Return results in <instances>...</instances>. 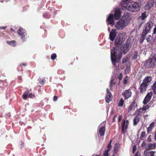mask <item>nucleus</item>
Masks as SVG:
<instances>
[{
    "label": "nucleus",
    "mask_w": 156,
    "mask_h": 156,
    "mask_svg": "<svg viewBox=\"0 0 156 156\" xmlns=\"http://www.w3.org/2000/svg\"><path fill=\"white\" fill-rule=\"evenodd\" d=\"M131 0H123L121 4L122 6L127 8L131 12H137L140 9L139 3L136 2H132L128 3Z\"/></svg>",
    "instance_id": "nucleus-1"
},
{
    "label": "nucleus",
    "mask_w": 156,
    "mask_h": 156,
    "mask_svg": "<svg viewBox=\"0 0 156 156\" xmlns=\"http://www.w3.org/2000/svg\"><path fill=\"white\" fill-rule=\"evenodd\" d=\"M154 22L150 20L145 24L144 28L142 32L139 42L142 44L146 38L147 34L150 32V30L154 26Z\"/></svg>",
    "instance_id": "nucleus-2"
},
{
    "label": "nucleus",
    "mask_w": 156,
    "mask_h": 156,
    "mask_svg": "<svg viewBox=\"0 0 156 156\" xmlns=\"http://www.w3.org/2000/svg\"><path fill=\"white\" fill-rule=\"evenodd\" d=\"M117 50L113 48L111 50V58L112 63L113 65L115 66L116 63L119 61L122 57V53L121 52H119L117 54Z\"/></svg>",
    "instance_id": "nucleus-3"
},
{
    "label": "nucleus",
    "mask_w": 156,
    "mask_h": 156,
    "mask_svg": "<svg viewBox=\"0 0 156 156\" xmlns=\"http://www.w3.org/2000/svg\"><path fill=\"white\" fill-rule=\"evenodd\" d=\"M156 61V54L154 55L151 58H149L144 63V66L146 68L154 67Z\"/></svg>",
    "instance_id": "nucleus-4"
},
{
    "label": "nucleus",
    "mask_w": 156,
    "mask_h": 156,
    "mask_svg": "<svg viewBox=\"0 0 156 156\" xmlns=\"http://www.w3.org/2000/svg\"><path fill=\"white\" fill-rule=\"evenodd\" d=\"M127 22V20H121L117 21L115 26L118 29H123L126 26V23Z\"/></svg>",
    "instance_id": "nucleus-5"
},
{
    "label": "nucleus",
    "mask_w": 156,
    "mask_h": 156,
    "mask_svg": "<svg viewBox=\"0 0 156 156\" xmlns=\"http://www.w3.org/2000/svg\"><path fill=\"white\" fill-rule=\"evenodd\" d=\"M124 38L121 35H119L116 38L115 41V47L119 48L124 41Z\"/></svg>",
    "instance_id": "nucleus-6"
},
{
    "label": "nucleus",
    "mask_w": 156,
    "mask_h": 156,
    "mask_svg": "<svg viewBox=\"0 0 156 156\" xmlns=\"http://www.w3.org/2000/svg\"><path fill=\"white\" fill-rule=\"evenodd\" d=\"M129 125V122L127 120L123 119L122 121V133L124 134L126 133V130L128 128V126Z\"/></svg>",
    "instance_id": "nucleus-7"
},
{
    "label": "nucleus",
    "mask_w": 156,
    "mask_h": 156,
    "mask_svg": "<svg viewBox=\"0 0 156 156\" xmlns=\"http://www.w3.org/2000/svg\"><path fill=\"white\" fill-rule=\"evenodd\" d=\"M105 124L104 122L101 123L98 127V133H99L101 136H103L105 132Z\"/></svg>",
    "instance_id": "nucleus-8"
},
{
    "label": "nucleus",
    "mask_w": 156,
    "mask_h": 156,
    "mask_svg": "<svg viewBox=\"0 0 156 156\" xmlns=\"http://www.w3.org/2000/svg\"><path fill=\"white\" fill-rule=\"evenodd\" d=\"M130 44V42L127 40L125 44H124L121 47V50L123 52L126 53H127L129 49V45Z\"/></svg>",
    "instance_id": "nucleus-9"
},
{
    "label": "nucleus",
    "mask_w": 156,
    "mask_h": 156,
    "mask_svg": "<svg viewBox=\"0 0 156 156\" xmlns=\"http://www.w3.org/2000/svg\"><path fill=\"white\" fill-rule=\"evenodd\" d=\"M122 95L125 99H127L131 96L132 92L130 89L125 90L122 93Z\"/></svg>",
    "instance_id": "nucleus-10"
},
{
    "label": "nucleus",
    "mask_w": 156,
    "mask_h": 156,
    "mask_svg": "<svg viewBox=\"0 0 156 156\" xmlns=\"http://www.w3.org/2000/svg\"><path fill=\"white\" fill-rule=\"evenodd\" d=\"M152 94L151 92H150L147 94L143 101L144 105H146L150 101Z\"/></svg>",
    "instance_id": "nucleus-11"
},
{
    "label": "nucleus",
    "mask_w": 156,
    "mask_h": 156,
    "mask_svg": "<svg viewBox=\"0 0 156 156\" xmlns=\"http://www.w3.org/2000/svg\"><path fill=\"white\" fill-rule=\"evenodd\" d=\"M121 16V12L119 9H116L114 15H113V17L115 20H119Z\"/></svg>",
    "instance_id": "nucleus-12"
},
{
    "label": "nucleus",
    "mask_w": 156,
    "mask_h": 156,
    "mask_svg": "<svg viewBox=\"0 0 156 156\" xmlns=\"http://www.w3.org/2000/svg\"><path fill=\"white\" fill-rule=\"evenodd\" d=\"M112 142V140H110L109 143L107 146V149L104 152L103 155V156H108L109 152L111 150L112 146L111 145V143Z\"/></svg>",
    "instance_id": "nucleus-13"
},
{
    "label": "nucleus",
    "mask_w": 156,
    "mask_h": 156,
    "mask_svg": "<svg viewBox=\"0 0 156 156\" xmlns=\"http://www.w3.org/2000/svg\"><path fill=\"white\" fill-rule=\"evenodd\" d=\"M114 18L113 17V15L110 14L107 19V21L108 23V24H111L113 26L115 24V21H114Z\"/></svg>",
    "instance_id": "nucleus-14"
},
{
    "label": "nucleus",
    "mask_w": 156,
    "mask_h": 156,
    "mask_svg": "<svg viewBox=\"0 0 156 156\" xmlns=\"http://www.w3.org/2000/svg\"><path fill=\"white\" fill-rule=\"evenodd\" d=\"M117 32L115 29H112L110 33L109 38L110 40L113 41L114 40L116 35Z\"/></svg>",
    "instance_id": "nucleus-15"
},
{
    "label": "nucleus",
    "mask_w": 156,
    "mask_h": 156,
    "mask_svg": "<svg viewBox=\"0 0 156 156\" xmlns=\"http://www.w3.org/2000/svg\"><path fill=\"white\" fill-rule=\"evenodd\" d=\"M154 2L152 0H150L147 2V4L145 5V9L146 10L150 9L154 4Z\"/></svg>",
    "instance_id": "nucleus-16"
},
{
    "label": "nucleus",
    "mask_w": 156,
    "mask_h": 156,
    "mask_svg": "<svg viewBox=\"0 0 156 156\" xmlns=\"http://www.w3.org/2000/svg\"><path fill=\"white\" fill-rule=\"evenodd\" d=\"M148 85L146 84H145L144 83H142L140 85L139 89L140 92L141 93H143L145 91L147 88Z\"/></svg>",
    "instance_id": "nucleus-17"
},
{
    "label": "nucleus",
    "mask_w": 156,
    "mask_h": 156,
    "mask_svg": "<svg viewBox=\"0 0 156 156\" xmlns=\"http://www.w3.org/2000/svg\"><path fill=\"white\" fill-rule=\"evenodd\" d=\"M107 95L105 97V100L106 102L109 103L111 101V96L112 95V94L111 93L108 91V89H107Z\"/></svg>",
    "instance_id": "nucleus-18"
},
{
    "label": "nucleus",
    "mask_w": 156,
    "mask_h": 156,
    "mask_svg": "<svg viewBox=\"0 0 156 156\" xmlns=\"http://www.w3.org/2000/svg\"><path fill=\"white\" fill-rule=\"evenodd\" d=\"M152 80V78L150 76H147L145 78L143 82L145 84H146L147 85L149 84V83Z\"/></svg>",
    "instance_id": "nucleus-19"
},
{
    "label": "nucleus",
    "mask_w": 156,
    "mask_h": 156,
    "mask_svg": "<svg viewBox=\"0 0 156 156\" xmlns=\"http://www.w3.org/2000/svg\"><path fill=\"white\" fill-rule=\"evenodd\" d=\"M145 112L143 109L142 108H141L136 110L135 112V114L136 115H139V116L141 117Z\"/></svg>",
    "instance_id": "nucleus-20"
},
{
    "label": "nucleus",
    "mask_w": 156,
    "mask_h": 156,
    "mask_svg": "<svg viewBox=\"0 0 156 156\" xmlns=\"http://www.w3.org/2000/svg\"><path fill=\"white\" fill-rule=\"evenodd\" d=\"M137 105L135 101H133L129 106V109L130 111H133L135 108L137 107Z\"/></svg>",
    "instance_id": "nucleus-21"
},
{
    "label": "nucleus",
    "mask_w": 156,
    "mask_h": 156,
    "mask_svg": "<svg viewBox=\"0 0 156 156\" xmlns=\"http://www.w3.org/2000/svg\"><path fill=\"white\" fill-rule=\"evenodd\" d=\"M141 117L139 115H136L133 119V124L134 125H136L139 122L140 120V119Z\"/></svg>",
    "instance_id": "nucleus-22"
},
{
    "label": "nucleus",
    "mask_w": 156,
    "mask_h": 156,
    "mask_svg": "<svg viewBox=\"0 0 156 156\" xmlns=\"http://www.w3.org/2000/svg\"><path fill=\"white\" fill-rule=\"evenodd\" d=\"M17 34L19 36H21L26 33L24 30L21 27H20L17 31Z\"/></svg>",
    "instance_id": "nucleus-23"
},
{
    "label": "nucleus",
    "mask_w": 156,
    "mask_h": 156,
    "mask_svg": "<svg viewBox=\"0 0 156 156\" xmlns=\"http://www.w3.org/2000/svg\"><path fill=\"white\" fill-rule=\"evenodd\" d=\"M29 93V92L28 90L25 91L22 95V98L24 100L27 99L28 97V95Z\"/></svg>",
    "instance_id": "nucleus-24"
},
{
    "label": "nucleus",
    "mask_w": 156,
    "mask_h": 156,
    "mask_svg": "<svg viewBox=\"0 0 156 156\" xmlns=\"http://www.w3.org/2000/svg\"><path fill=\"white\" fill-rule=\"evenodd\" d=\"M155 152L153 151H148L146 153H144L145 156H154Z\"/></svg>",
    "instance_id": "nucleus-25"
},
{
    "label": "nucleus",
    "mask_w": 156,
    "mask_h": 156,
    "mask_svg": "<svg viewBox=\"0 0 156 156\" xmlns=\"http://www.w3.org/2000/svg\"><path fill=\"white\" fill-rule=\"evenodd\" d=\"M146 14V12H144L142 13L141 16L139 17L138 19H142L144 20L147 17Z\"/></svg>",
    "instance_id": "nucleus-26"
},
{
    "label": "nucleus",
    "mask_w": 156,
    "mask_h": 156,
    "mask_svg": "<svg viewBox=\"0 0 156 156\" xmlns=\"http://www.w3.org/2000/svg\"><path fill=\"white\" fill-rule=\"evenodd\" d=\"M7 43L9 45L13 46H16V41L13 40L11 41H7Z\"/></svg>",
    "instance_id": "nucleus-27"
},
{
    "label": "nucleus",
    "mask_w": 156,
    "mask_h": 156,
    "mask_svg": "<svg viewBox=\"0 0 156 156\" xmlns=\"http://www.w3.org/2000/svg\"><path fill=\"white\" fill-rule=\"evenodd\" d=\"M146 133L144 131H143L141 133L140 136V139L141 140H144V138H145L146 137Z\"/></svg>",
    "instance_id": "nucleus-28"
},
{
    "label": "nucleus",
    "mask_w": 156,
    "mask_h": 156,
    "mask_svg": "<svg viewBox=\"0 0 156 156\" xmlns=\"http://www.w3.org/2000/svg\"><path fill=\"white\" fill-rule=\"evenodd\" d=\"M119 147L117 143H116L114 145V153L116 154L118 151Z\"/></svg>",
    "instance_id": "nucleus-29"
},
{
    "label": "nucleus",
    "mask_w": 156,
    "mask_h": 156,
    "mask_svg": "<svg viewBox=\"0 0 156 156\" xmlns=\"http://www.w3.org/2000/svg\"><path fill=\"white\" fill-rule=\"evenodd\" d=\"M124 103V101L122 98H121L118 103V106L120 107H122Z\"/></svg>",
    "instance_id": "nucleus-30"
},
{
    "label": "nucleus",
    "mask_w": 156,
    "mask_h": 156,
    "mask_svg": "<svg viewBox=\"0 0 156 156\" xmlns=\"http://www.w3.org/2000/svg\"><path fill=\"white\" fill-rule=\"evenodd\" d=\"M21 38L23 41H25L26 40L27 38L28 37V36H27V33L21 36Z\"/></svg>",
    "instance_id": "nucleus-31"
},
{
    "label": "nucleus",
    "mask_w": 156,
    "mask_h": 156,
    "mask_svg": "<svg viewBox=\"0 0 156 156\" xmlns=\"http://www.w3.org/2000/svg\"><path fill=\"white\" fill-rule=\"evenodd\" d=\"M138 56V52L136 51L134 52V54L133 56L132 57V58L133 60H135L136 59Z\"/></svg>",
    "instance_id": "nucleus-32"
},
{
    "label": "nucleus",
    "mask_w": 156,
    "mask_h": 156,
    "mask_svg": "<svg viewBox=\"0 0 156 156\" xmlns=\"http://www.w3.org/2000/svg\"><path fill=\"white\" fill-rule=\"evenodd\" d=\"M152 89L154 91V94H156V81L153 85Z\"/></svg>",
    "instance_id": "nucleus-33"
},
{
    "label": "nucleus",
    "mask_w": 156,
    "mask_h": 156,
    "mask_svg": "<svg viewBox=\"0 0 156 156\" xmlns=\"http://www.w3.org/2000/svg\"><path fill=\"white\" fill-rule=\"evenodd\" d=\"M153 37L151 35H149L146 38V40L147 42H150L152 40Z\"/></svg>",
    "instance_id": "nucleus-34"
},
{
    "label": "nucleus",
    "mask_w": 156,
    "mask_h": 156,
    "mask_svg": "<svg viewBox=\"0 0 156 156\" xmlns=\"http://www.w3.org/2000/svg\"><path fill=\"white\" fill-rule=\"evenodd\" d=\"M115 82L114 81V79L112 80L110 82V88H111L112 87H113V86L115 85Z\"/></svg>",
    "instance_id": "nucleus-35"
},
{
    "label": "nucleus",
    "mask_w": 156,
    "mask_h": 156,
    "mask_svg": "<svg viewBox=\"0 0 156 156\" xmlns=\"http://www.w3.org/2000/svg\"><path fill=\"white\" fill-rule=\"evenodd\" d=\"M43 17L47 18H50L51 16V15L48 14V13H44L43 15Z\"/></svg>",
    "instance_id": "nucleus-36"
},
{
    "label": "nucleus",
    "mask_w": 156,
    "mask_h": 156,
    "mask_svg": "<svg viewBox=\"0 0 156 156\" xmlns=\"http://www.w3.org/2000/svg\"><path fill=\"white\" fill-rule=\"evenodd\" d=\"M57 57V55L55 53L52 54L51 56V59L53 60H55Z\"/></svg>",
    "instance_id": "nucleus-37"
},
{
    "label": "nucleus",
    "mask_w": 156,
    "mask_h": 156,
    "mask_svg": "<svg viewBox=\"0 0 156 156\" xmlns=\"http://www.w3.org/2000/svg\"><path fill=\"white\" fill-rule=\"evenodd\" d=\"M39 81L40 83L41 84H42V85L44 84V83H45V82L44 79H40V80H39Z\"/></svg>",
    "instance_id": "nucleus-38"
},
{
    "label": "nucleus",
    "mask_w": 156,
    "mask_h": 156,
    "mask_svg": "<svg viewBox=\"0 0 156 156\" xmlns=\"http://www.w3.org/2000/svg\"><path fill=\"white\" fill-rule=\"evenodd\" d=\"M150 106L148 105H147L144 106L142 108L143 109L145 112L149 108Z\"/></svg>",
    "instance_id": "nucleus-39"
},
{
    "label": "nucleus",
    "mask_w": 156,
    "mask_h": 156,
    "mask_svg": "<svg viewBox=\"0 0 156 156\" xmlns=\"http://www.w3.org/2000/svg\"><path fill=\"white\" fill-rule=\"evenodd\" d=\"M128 76H126L125 77L124 79V84H127L129 82V81H128Z\"/></svg>",
    "instance_id": "nucleus-40"
},
{
    "label": "nucleus",
    "mask_w": 156,
    "mask_h": 156,
    "mask_svg": "<svg viewBox=\"0 0 156 156\" xmlns=\"http://www.w3.org/2000/svg\"><path fill=\"white\" fill-rule=\"evenodd\" d=\"M28 97L29 98H35V95L33 94L32 93H30V94H29L28 95Z\"/></svg>",
    "instance_id": "nucleus-41"
},
{
    "label": "nucleus",
    "mask_w": 156,
    "mask_h": 156,
    "mask_svg": "<svg viewBox=\"0 0 156 156\" xmlns=\"http://www.w3.org/2000/svg\"><path fill=\"white\" fill-rule=\"evenodd\" d=\"M130 71V68L129 67H127L125 70V72L126 74L129 73Z\"/></svg>",
    "instance_id": "nucleus-42"
},
{
    "label": "nucleus",
    "mask_w": 156,
    "mask_h": 156,
    "mask_svg": "<svg viewBox=\"0 0 156 156\" xmlns=\"http://www.w3.org/2000/svg\"><path fill=\"white\" fill-rule=\"evenodd\" d=\"M122 73H120L119 75L118 76V78L119 80V81L122 79Z\"/></svg>",
    "instance_id": "nucleus-43"
},
{
    "label": "nucleus",
    "mask_w": 156,
    "mask_h": 156,
    "mask_svg": "<svg viewBox=\"0 0 156 156\" xmlns=\"http://www.w3.org/2000/svg\"><path fill=\"white\" fill-rule=\"evenodd\" d=\"M151 135H150L149 136L148 138H147V140L149 142L151 141Z\"/></svg>",
    "instance_id": "nucleus-44"
},
{
    "label": "nucleus",
    "mask_w": 156,
    "mask_h": 156,
    "mask_svg": "<svg viewBox=\"0 0 156 156\" xmlns=\"http://www.w3.org/2000/svg\"><path fill=\"white\" fill-rule=\"evenodd\" d=\"M152 128L150 127L149 126L147 128V132L148 133H149L151 131Z\"/></svg>",
    "instance_id": "nucleus-45"
},
{
    "label": "nucleus",
    "mask_w": 156,
    "mask_h": 156,
    "mask_svg": "<svg viewBox=\"0 0 156 156\" xmlns=\"http://www.w3.org/2000/svg\"><path fill=\"white\" fill-rule=\"evenodd\" d=\"M155 124V123L154 122H152L150 125L149 127L151 128H153V126H154V125Z\"/></svg>",
    "instance_id": "nucleus-46"
},
{
    "label": "nucleus",
    "mask_w": 156,
    "mask_h": 156,
    "mask_svg": "<svg viewBox=\"0 0 156 156\" xmlns=\"http://www.w3.org/2000/svg\"><path fill=\"white\" fill-rule=\"evenodd\" d=\"M122 115H120L119 116V118H118V122H119L122 119Z\"/></svg>",
    "instance_id": "nucleus-47"
},
{
    "label": "nucleus",
    "mask_w": 156,
    "mask_h": 156,
    "mask_svg": "<svg viewBox=\"0 0 156 156\" xmlns=\"http://www.w3.org/2000/svg\"><path fill=\"white\" fill-rule=\"evenodd\" d=\"M136 150V146H134L133 148V152L134 153Z\"/></svg>",
    "instance_id": "nucleus-48"
},
{
    "label": "nucleus",
    "mask_w": 156,
    "mask_h": 156,
    "mask_svg": "<svg viewBox=\"0 0 156 156\" xmlns=\"http://www.w3.org/2000/svg\"><path fill=\"white\" fill-rule=\"evenodd\" d=\"M57 99L58 97L56 96H54L53 98V100L54 101H57Z\"/></svg>",
    "instance_id": "nucleus-49"
},
{
    "label": "nucleus",
    "mask_w": 156,
    "mask_h": 156,
    "mask_svg": "<svg viewBox=\"0 0 156 156\" xmlns=\"http://www.w3.org/2000/svg\"><path fill=\"white\" fill-rule=\"evenodd\" d=\"M156 34V25L154 29L153 34Z\"/></svg>",
    "instance_id": "nucleus-50"
},
{
    "label": "nucleus",
    "mask_w": 156,
    "mask_h": 156,
    "mask_svg": "<svg viewBox=\"0 0 156 156\" xmlns=\"http://www.w3.org/2000/svg\"><path fill=\"white\" fill-rule=\"evenodd\" d=\"M6 28V27H0V29H2L3 30H5Z\"/></svg>",
    "instance_id": "nucleus-51"
},
{
    "label": "nucleus",
    "mask_w": 156,
    "mask_h": 156,
    "mask_svg": "<svg viewBox=\"0 0 156 156\" xmlns=\"http://www.w3.org/2000/svg\"><path fill=\"white\" fill-rule=\"evenodd\" d=\"M10 30L12 32H15V31L12 28H10Z\"/></svg>",
    "instance_id": "nucleus-52"
},
{
    "label": "nucleus",
    "mask_w": 156,
    "mask_h": 156,
    "mask_svg": "<svg viewBox=\"0 0 156 156\" xmlns=\"http://www.w3.org/2000/svg\"><path fill=\"white\" fill-rule=\"evenodd\" d=\"M116 115H115L114 116V118L113 119V121H115V117H116Z\"/></svg>",
    "instance_id": "nucleus-53"
},
{
    "label": "nucleus",
    "mask_w": 156,
    "mask_h": 156,
    "mask_svg": "<svg viewBox=\"0 0 156 156\" xmlns=\"http://www.w3.org/2000/svg\"><path fill=\"white\" fill-rule=\"evenodd\" d=\"M22 65L23 66H25L27 65V64L26 63H23L22 64Z\"/></svg>",
    "instance_id": "nucleus-54"
},
{
    "label": "nucleus",
    "mask_w": 156,
    "mask_h": 156,
    "mask_svg": "<svg viewBox=\"0 0 156 156\" xmlns=\"http://www.w3.org/2000/svg\"><path fill=\"white\" fill-rule=\"evenodd\" d=\"M154 139L156 141V133L155 134V136H154Z\"/></svg>",
    "instance_id": "nucleus-55"
},
{
    "label": "nucleus",
    "mask_w": 156,
    "mask_h": 156,
    "mask_svg": "<svg viewBox=\"0 0 156 156\" xmlns=\"http://www.w3.org/2000/svg\"><path fill=\"white\" fill-rule=\"evenodd\" d=\"M116 154H115V153H114L111 156H115Z\"/></svg>",
    "instance_id": "nucleus-56"
},
{
    "label": "nucleus",
    "mask_w": 156,
    "mask_h": 156,
    "mask_svg": "<svg viewBox=\"0 0 156 156\" xmlns=\"http://www.w3.org/2000/svg\"><path fill=\"white\" fill-rule=\"evenodd\" d=\"M126 62V61H124V60H123V63H125Z\"/></svg>",
    "instance_id": "nucleus-57"
},
{
    "label": "nucleus",
    "mask_w": 156,
    "mask_h": 156,
    "mask_svg": "<svg viewBox=\"0 0 156 156\" xmlns=\"http://www.w3.org/2000/svg\"><path fill=\"white\" fill-rule=\"evenodd\" d=\"M87 27V26H85V27H84V28H85V29L86 30V27Z\"/></svg>",
    "instance_id": "nucleus-58"
},
{
    "label": "nucleus",
    "mask_w": 156,
    "mask_h": 156,
    "mask_svg": "<svg viewBox=\"0 0 156 156\" xmlns=\"http://www.w3.org/2000/svg\"><path fill=\"white\" fill-rule=\"evenodd\" d=\"M151 146H152V145L153 146L152 147H154V146H153V145L151 144Z\"/></svg>",
    "instance_id": "nucleus-59"
},
{
    "label": "nucleus",
    "mask_w": 156,
    "mask_h": 156,
    "mask_svg": "<svg viewBox=\"0 0 156 156\" xmlns=\"http://www.w3.org/2000/svg\"><path fill=\"white\" fill-rule=\"evenodd\" d=\"M108 31H109V30H110V28H108Z\"/></svg>",
    "instance_id": "nucleus-60"
},
{
    "label": "nucleus",
    "mask_w": 156,
    "mask_h": 156,
    "mask_svg": "<svg viewBox=\"0 0 156 156\" xmlns=\"http://www.w3.org/2000/svg\"><path fill=\"white\" fill-rule=\"evenodd\" d=\"M76 59H78V57H76Z\"/></svg>",
    "instance_id": "nucleus-61"
},
{
    "label": "nucleus",
    "mask_w": 156,
    "mask_h": 156,
    "mask_svg": "<svg viewBox=\"0 0 156 156\" xmlns=\"http://www.w3.org/2000/svg\"><path fill=\"white\" fill-rule=\"evenodd\" d=\"M99 156V155H98V156Z\"/></svg>",
    "instance_id": "nucleus-62"
}]
</instances>
